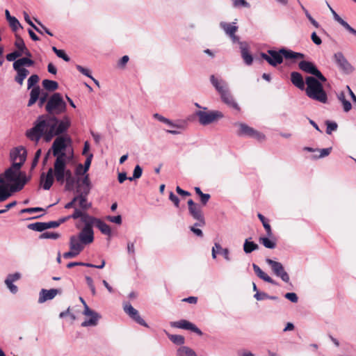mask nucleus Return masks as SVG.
I'll return each mask as SVG.
<instances>
[{
    "label": "nucleus",
    "instance_id": "nucleus-62",
    "mask_svg": "<svg viewBox=\"0 0 356 356\" xmlns=\"http://www.w3.org/2000/svg\"><path fill=\"white\" fill-rule=\"evenodd\" d=\"M284 297L288 299L289 300H290L291 302H298V296L295 293H286L285 295H284Z\"/></svg>",
    "mask_w": 356,
    "mask_h": 356
},
{
    "label": "nucleus",
    "instance_id": "nucleus-5",
    "mask_svg": "<svg viewBox=\"0 0 356 356\" xmlns=\"http://www.w3.org/2000/svg\"><path fill=\"white\" fill-rule=\"evenodd\" d=\"M66 106L61 95L56 92L48 100L45 108L49 114L59 115L66 111Z\"/></svg>",
    "mask_w": 356,
    "mask_h": 356
},
{
    "label": "nucleus",
    "instance_id": "nucleus-22",
    "mask_svg": "<svg viewBox=\"0 0 356 356\" xmlns=\"http://www.w3.org/2000/svg\"><path fill=\"white\" fill-rule=\"evenodd\" d=\"M280 53H282L283 58L286 60H296L305 58V55L302 53L295 52L291 49L282 48L280 49Z\"/></svg>",
    "mask_w": 356,
    "mask_h": 356
},
{
    "label": "nucleus",
    "instance_id": "nucleus-11",
    "mask_svg": "<svg viewBox=\"0 0 356 356\" xmlns=\"http://www.w3.org/2000/svg\"><path fill=\"white\" fill-rule=\"evenodd\" d=\"M333 59L340 70L346 74H350L353 72L354 67L348 61L342 52L339 51L334 54Z\"/></svg>",
    "mask_w": 356,
    "mask_h": 356
},
{
    "label": "nucleus",
    "instance_id": "nucleus-29",
    "mask_svg": "<svg viewBox=\"0 0 356 356\" xmlns=\"http://www.w3.org/2000/svg\"><path fill=\"white\" fill-rule=\"evenodd\" d=\"M34 61L28 57H24L16 60L13 63V69H17L18 67H23V66L30 67L33 65Z\"/></svg>",
    "mask_w": 356,
    "mask_h": 356
},
{
    "label": "nucleus",
    "instance_id": "nucleus-39",
    "mask_svg": "<svg viewBox=\"0 0 356 356\" xmlns=\"http://www.w3.org/2000/svg\"><path fill=\"white\" fill-rule=\"evenodd\" d=\"M259 241L266 248L274 249L276 247V240L274 238L260 237Z\"/></svg>",
    "mask_w": 356,
    "mask_h": 356
},
{
    "label": "nucleus",
    "instance_id": "nucleus-50",
    "mask_svg": "<svg viewBox=\"0 0 356 356\" xmlns=\"http://www.w3.org/2000/svg\"><path fill=\"white\" fill-rule=\"evenodd\" d=\"M8 22H9L10 27L14 31H16L19 28H22L19 22L15 17H11L10 19L8 20Z\"/></svg>",
    "mask_w": 356,
    "mask_h": 356
},
{
    "label": "nucleus",
    "instance_id": "nucleus-18",
    "mask_svg": "<svg viewBox=\"0 0 356 356\" xmlns=\"http://www.w3.org/2000/svg\"><path fill=\"white\" fill-rule=\"evenodd\" d=\"M58 293H61L60 289H51L47 290L43 289L40 291L38 302L43 303L47 300H52Z\"/></svg>",
    "mask_w": 356,
    "mask_h": 356
},
{
    "label": "nucleus",
    "instance_id": "nucleus-12",
    "mask_svg": "<svg viewBox=\"0 0 356 356\" xmlns=\"http://www.w3.org/2000/svg\"><path fill=\"white\" fill-rule=\"evenodd\" d=\"M266 262L270 266L273 272L276 276L280 277L285 282H289V276L280 262L273 261L271 259H266Z\"/></svg>",
    "mask_w": 356,
    "mask_h": 356
},
{
    "label": "nucleus",
    "instance_id": "nucleus-8",
    "mask_svg": "<svg viewBox=\"0 0 356 356\" xmlns=\"http://www.w3.org/2000/svg\"><path fill=\"white\" fill-rule=\"evenodd\" d=\"M66 140L70 141V138H64L62 136L57 137L54 141L51 149L52 154L56 158L59 156H62L63 159H69L71 156L67 155V154L64 152L67 147Z\"/></svg>",
    "mask_w": 356,
    "mask_h": 356
},
{
    "label": "nucleus",
    "instance_id": "nucleus-6",
    "mask_svg": "<svg viewBox=\"0 0 356 356\" xmlns=\"http://www.w3.org/2000/svg\"><path fill=\"white\" fill-rule=\"evenodd\" d=\"M70 240L74 241L75 243L81 247H83L90 244L94 241V232L92 229L83 227L78 235H72L70 236Z\"/></svg>",
    "mask_w": 356,
    "mask_h": 356
},
{
    "label": "nucleus",
    "instance_id": "nucleus-48",
    "mask_svg": "<svg viewBox=\"0 0 356 356\" xmlns=\"http://www.w3.org/2000/svg\"><path fill=\"white\" fill-rule=\"evenodd\" d=\"M143 173V169L139 165H136L133 172V176L129 177L128 179L129 181H133L134 179H139Z\"/></svg>",
    "mask_w": 356,
    "mask_h": 356
},
{
    "label": "nucleus",
    "instance_id": "nucleus-37",
    "mask_svg": "<svg viewBox=\"0 0 356 356\" xmlns=\"http://www.w3.org/2000/svg\"><path fill=\"white\" fill-rule=\"evenodd\" d=\"M95 225L100 230V232L107 236L111 235V229L110 227L100 219H97Z\"/></svg>",
    "mask_w": 356,
    "mask_h": 356
},
{
    "label": "nucleus",
    "instance_id": "nucleus-49",
    "mask_svg": "<svg viewBox=\"0 0 356 356\" xmlns=\"http://www.w3.org/2000/svg\"><path fill=\"white\" fill-rule=\"evenodd\" d=\"M60 237V234L57 232H43L40 238H50V239H57Z\"/></svg>",
    "mask_w": 356,
    "mask_h": 356
},
{
    "label": "nucleus",
    "instance_id": "nucleus-55",
    "mask_svg": "<svg viewBox=\"0 0 356 356\" xmlns=\"http://www.w3.org/2000/svg\"><path fill=\"white\" fill-rule=\"evenodd\" d=\"M84 213L85 212H83L82 211L77 209L76 207H74V213L71 216H67V218H72L73 219H77V218H80V219H81Z\"/></svg>",
    "mask_w": 356,
    "mask_h": 356
},
{
    "label": "nucleus",
    "instance_id": "nucleus-51",
    "mask_svg": "<svg viewBox=\"0 0 356 356\" xmlns=\"http://www.w3.org/2000/svg\"><path fill=\"white\" fill-rule=\"evenodd\" d=\"M39 79V76L37 74L31 75L28 79V89L35 87Z\"/></svg>",
    "mask_w": 356,
    "mask_h": 356
},
{
    "label": "nucleus",
    "instance_id": "nucleus-36",
    "mask_svg": "<svg viewBox=\"0 0 356 356\" xmlns=\"http://www.w3.org/2000/svg\"><path fill=\"white\" fill-rule=\"evenodd\" d=\"M97 219L85 212L81 218V221L84 224L83 227L92 229V226L95 224Z\"/></svg>",
    "mask_w": 356,
    "mask_h": 356
},
{
    "label": "nucleus",
    "instance_id": "nucleus-20",
    "mask_svg": "<svg viewBox=\"0 0 356 356\" xmlns=\"http://www.w3.org/2000/svg\"><path fill=\"white\" fill-rule=\"evenodd\" d=\"M193 218L197 220L195 226L203 227L205 225V220L202 214V209L199 205L188 210Z\"/></svg>",
    "mask_w": 356,
    "mask_h": 356
},
{
    "label": "nucleus",
    "instance_id": "nucleus-34",
    "mask_svg": "<svg viewBox=\"0 0 356 356\" xmlns=\"http://www.w3.org/2000/svg\"><path fill=\"white\" fill-rule=\"evenodd\" d=\"M241 56L246 65H250L252 63L253 58L252 55L248 52V49L246 45L241 43Z\"/></svg>",
    "mask_w": 356,
    "mask_h": 356
},
{
    "label": "nucleus",
    "instance_id": "nucleus-2",
    "mask_svg": "<svg viewBox=\"0 0 356 356\" xmlns=\"http://www.w3.org/2000/svg\"><path fill=\"white\" fill-rule=\"evenodd\" d=\"M70 159H63L62 156L56 158L53 167L49 168L46 173L42 172L41 174L40 182L44 190H49L54 180L60 184L65 183V188L66 191L74 189L76 179L72 170L67 167V163Z\"/></svg>",
    "mask_w": 356,
    "mask_h": 356
},
{
    "label": "nucleus",
    "instance_id": "nucleus-38",
    "mask_svg": "<svg viewBox=\"0 0 356 356\" xmlns=\"http://www.w3.org/2000/svg\"><path fill=\"white\" fill-rule=\"evenodd\" d=\"M177 356H197L195 352L188 346H181L177 351Z\"/></svg>",
    "mask_w": 356,
    "mask_h": 356
},
{
    "label": "nucleus",
    "instance_id": "nucleus-64",
    "mask_svg": "<svg viewBox=\"0 0 356 356\" xmlns=\"http://www.w3.org/2000/svg\"><path fill=\"white\" fill-rule=\"evenodd\" d=\"M21 277V275L19 273H15L14 274H10L8 275L6 280H10L11 282H14Z\"/></svg>",
    "mask_w": 356,
    "mask_h": 356
},
{
    "label": "nucleus",
    "instance_id": "nucleus-35",
    "mask_svg": "<svg viewBox=\"0 0 356 356\" xmlns=\"http://www.w3.org/2000/svg\"><path fill=\"white\" fill-rule=\"evenodd\" d=\"M13 193L8 185L0 184V202L9 198Z\"/></svg>",
    "mask_w": 356,
    "mask_h": 356
},
{
    "label": "nucleus",
    "instance_id": "nucleus-32",
    "mask_svg": "<svg viewBox=\"0 0 356 356\" xmlns=\"http://www.w3.org/2000/svg\"><path fill=\"white\" fill-rule=\"evenodd\" d=\"M333 17L334 19L340 24L346 31L356 36V30L353 29L347 22L343 20L338 14H335Z\"/></svg>",
    "mask_w": 356,
    "mask_h": 356
},
{
    "label": "nucleus",
    "instance_id": "nucleus-60",
    "mask_svg": "<svg viewBox=\"0 0 356 356\" xmlns=\"http://www.w3.org/2000/svg\"><path fill=\"white\" fill-rule=\"evenodd\" d=\"M234 7H249L250 5L245 0H233Z\"/></svg>",
    "mask_w": 356,
    "mask_h": 356
},
{
    "label": "nucleus",
    "instance_id": "nucleus-58",
    "mask_svg": "<svg viewBox=\"0 0 356 356\" xmlns=\"http://www.w3.org/2000/svg\"><path fill=\"white\" fill-rule=\"evenodd\" d=\"M42 151L40 149H38L35 154L34 159L31 163V169H33L38 163L39 159L41 156Z\"/></svg>",
    "mask_w": 356,
    "mask_h": 356
},
{
    "label": "nucleus",
    "instance_id": "nucleus-31",
    "mask_svg": "<svg viewBox=\"0 0 356 356\" xmlns=\"http://www.w3.org/2000/svg\"><path fill=\"white\" fill-rule=\"evenodd\" d=\"M41 92H42L40 88L38 86H36L32 88L30 92V99L28 102V106H31L37 102Z\"/></svg>",
    "mask_w": 356,
    "mask_h": 356
},
{
    "label": "nucleus",
    "instance_id": "nucleus-25",
    "mask_svg": "<svg viewBox=\"0 0 356 356\" xmlns=\"http://www.w3.org/2000/svg\"><path fill=\"white\" fill-rule=\"evenodd\" d=\"M77 195L75 196L76 199V202L79 203V207L83 210H87L91 207V203L88 202L87 201V195L88 194H85L83 192H76Z\"/></svg>",
    "mask_w": 356,
    "mask_h": 356
},
{
    "label": "nucleus",
    "instance_id": "nucleus-4",
    "mask_svg": "<svg viewBox=\"0 0 356 356\" xmlns=\"http://www.w3.org/2000/svg\"><path fill=\"white\" fill-rule=\"evenodd\" d=\"M305 83V92L309 98L323 104L327 103V95L319 79L314 76H307Z\"/></svg>",
    "mask_w": 356,
    "mask_h": 356
},
{
    "label": "nucleus",
    "instance_id": "nucleus-24",
    "mask_svg": "<svg viewBox=\"0 0 356 356\" xmlns=\"http://www.w3.org/2000/svg\"><path fill=\"white\" fill-rule=\"evenodd\" d=\"M220 97H221L222 102L225 104H226L227 106H229V107H232L237 111L240 110V108H239L238 104L235 102V100L233 98V96L230 93L229 90L220 95Z\"/></svg>",
    "mask_w": 356,
    "mask_h": 356
},
{
    "label": "nucleus",
    "instance_id": "nucleus-52",
    "mask_svg": "<svg viewBox=\"0 0 356 356\" xmlns=\"http://www.w3.org/2000/svg\"><path fill=\"white\" fill-rule=\"evenodd\" d=\"M327 125L326 133L327 134H331L332 131H336L337 129V124L334 122L326 121L325 122Z\"/></svg>",
    "mask_w": 356,
    "mask_h": 356
},
{
    "label": "nucleus",
    "instance_id": "nucleus-15",
    "mask_svg": "<svg viewBox=\"0 0 356 356\" xmlns=\"http://www.w3.org/2000/svg\"><path fill=\"white\" fill-rule=\"evenodd\" d=\"M123 309L124 312L137 323L145 327H148L145 321L140 317L138 311L134 308L129 302H124Z\"/></svg>",
    "mask_w": 356,
    "mask_h": 356
},
{
    "label": "nucleus",
    "instance_id": "nucleus-21",
    "mask_svg": "<svg viewBox=\"0 0 356 356\" xmlns=\"http://www.w3.org/2000/svg\"><path fill=\"white\" fill-rule=\"evenodd\" d=\"M76 183V192H83L85 194H89L90 191V181L88 174L85 175L81 180L78 179Z\"/></svg>",
    "mask_w": 356,
    "mask_h": 356
},
{
    "label": "nucleus",
    "instance_id": "nucleus-47",
    "mask_svg": "<svg viewBox=\"0 0 356 356\" xmlns=\"http://www.w3.org/2000/svg\"><path fill=\"white\" fill-rule=\"evenodd\" d=\"M15 46L17 49V51H21V52L24 50H26V49L27 48L25 45V43H24L23 39L18 35L16 36Z\"/></svg>",
    "mask_w": 356,
    "mask_h": 356
},
{
    "label": "nucleus",
    "instance_id": "nucleus-17",
    "mask_svg": "<svg viewBox=\"0 0 356 356\" xmlns=\"http://www.w3.org/2000/svg\"><path fill=\"white\" fill-rule=\"evenodd\" d=\"M170 325L174 327L191 330L200 336L202 335V332L195 325L186 320L171 322Z\"/></svg>",
    "mask_w": 356,
    "mask_h": 356
},
{
    "label": "nucleus",
    "instance_id": "nucleus-30",
    "mask_svg": "<svg viewBox=\"0 0 356 356\" xmlns=\"http://www.w3.org/2000/svg\"><path fill=\"white\" fill-rule=\"evenodd\" d=\"M235 23H227L222 22L220 26L224 30L227 35H233L238 30V26L234 25Z\"/></svg>",
    "mask_w": 356,
    "mask_h": 356
},
{
    "label": "nucleus",
    "instance_id": "nucleus-57",
    "mask_svg": "<svg viewBox=\"0 0 356 356\" xmlns=\"http://www.w3.org/2000/svg\"><path fill=\"white\" fill-rule=\"evenodd\" d=\"M5 284L12 293L15 294L17 292L18 288L13 282H11L10 280H5Z\"/></svg>",
    "mask_w": 356,
    "mask_h": 356
},
{
    "label": "nucleus",
    "instance_id": "nucleus-13",
    "mask_svg": "<svg viewBox=\"0 0 356 356\" xmlns=\"http://www.w3.org/2000/svg\"><path fill=\"white\" fill-rule=\"evenodd\" d=\"M10 159L13 162L12 164H20V168H22L26 159V149L22 146L13 149L10 153Z\"/></svg>",
    "mask_w": 356,
    "mask_h": 356
},
{
    "label": "nucleus",
    "instance_id": "nucleus-56",
    "mask_svg": "<svg viewBox=\"0 0 356 356\" xmlns=\"http://www.w3.org/2000/svg\"><path fill=\"white\" fill-rule=\"evenodd\" d=\"M24 19L25 21L31 26H32L38 33H42V32L33 23V22L31 20L29 15L26 13H24Z\"/></svg>",
    "mask_w": 356,
    "mask_h": 356
},
{
    "label": "nucleus",
    "instance_id": "nucleus-26",
    "mask_svg": "<svg viewBox=\"0 0 356 356\" xmlns=\"http://www.w3.org/2000/svg\"><path fill=\"white\" fill-rule=\"evenodd\" d=\"M291 81L292 83L300 90H304L305 82L300 73L293 72L291 73Z\"/></svg>",
    "mask_w": 356,
    "mask_h": 356
},
{
    "label": "nucleus",
    "instance_id": "nucleus-9",
    "mask_svg": "<svg viewBox=\"0 0 356 356\" xmlns=\"http://www.w3.org/2000/svg\"><path fill=\"white\" fill-rule=\"evenodd\" d=\"M260 56L273 67H276L283 62V56L282 53H280V49L279 51L268 49L267 53L262 52Z\"/></svg>",
    "mask_w": 356,
    "mask_h": 356
},
{
    "label": "nucleus",
    "instance_id": "nucleus-45",
    "mask_svg": "<svg viewBox=\"0 0 356 356\" xmlns=\"http://www.w3.org/2000/svg\"><path fill=\"white\" fill-rule=\"evenodd\" d=\"M301 8L302 10L304 11L305 14V16L307 17V18L308 19V20L310 22V23L315 27V28H320V24L319 23L316 21L312 17V15H310V13H309V11L302 6L301 5Z\"/></svg>",
    "mask_w": 356,
    "mask_h": 356
},
{
    "label": "nucleus",
    "instance_id": "nucleus-16",
    "mask_svg": "<svg viewBox=\"0 0 356 356\" xmlns=\"http://www.w3.org/2000/svg\"><path fill=\"white\" fill-rule=\"evenodd\" d=\"M83 314L89 316L90 318L82 322V327L95 326L101 318V316L97 312L90 309L88 305H86V309L83 310Z\"/></svg>",
    "mask_w": 356,
    "mask_h": 356
},
{
    "label": "nucleus",
    "instance_id": "nucleus-43",
    "mask_svg": "<svg viewBox=\"0 0 356 356\" xmlns=\"http://www.w3.org/2000/svg\"><path fill=\"white\" fill-rule=\"evenodd\" d=\"M257 216L259 218V220H261V222H262L263 226L266 231L267 235L268 236H271L273 234L271 227H270V225H269V223L268 222L267 220L266 219V218L261 213H258Z\"/></svg>",
    "mask_w": 356,
    "mask_h": 356
},
{
    "label": "nucleus",
    "instance_id": "nucleus-1",
    "mask_svg": "<svg viewBox=\"0 0 356 356\" xmlns=\"http://www.w3.org/2000/svg\"><path fill=\"white\" fill-rule=\"evenodd\" d=\"M71 126L70 118L65 115L62 120L55 116H40L34 123V126L26 131V136L32 141L38 143L42 137L47 142L55 136H60L67 131Z\"/></svg>",
    "mask_w": 356,
    "mask_h": 356
},
{
    "label": "nucleus",
    "instance_id": "nucleus-14",
    "mask_svg": "<svg viewBox=\"0 0 356 356\" xmlns=\"http://www.w3.org/2000/svg\"><path fill=\"white\" fill-rule=\"evenodd\" d=\"M239 127V131L238 134L239 136H247L254 138H256L258 140H263L265 138V136L254 129L253 128L248 126L245 124L240 123L238 124Z\"/></svg>",
    "mask_w": 356,
    "mask_h": 356
},
{
    "label": "nucleus",
    "instance_id": "nucleus-61",
    "mask_svg": "<svg viewBox=\"0 0 356 356\" xmlns=\"http://www.w3.org/2000/svg\"><path fill=\"white\" fill-rule=\"evenodd\" d=\"M92 156H93L92 154H88V156L86 158V160L84 165H83V168H84L83 171L84 172H88V170H89Z\"/></svg>",
    "mask_w": 356,
    "mask_h": 356
},
{
    "label": "nucleus",
    "instance_id": "nucleus-19",
    "mask_svg": "<svg viewBox=\"0 0 356 356\" xmlns=\"http://www.w3.org/2000/svg\"><path fill=\"white\" fill-rule=\"evenodd\" d=\"M210 81L220 95L229 90L227 82L222 79L216 78L214 75L210 76Z\"/></svg>",
    "mask_w": 356,
    "mask_h": 356
},
{
    "label": "nucleus",
    "instance_id": "nucleus-42",
    "mask_svg": "<svg viewBox=\"0 0 356 356\" xmlns=\"http://www.w3.org/2000/svg\"><path fill=\"white\" fill-rule=\"evenodd\" d=\"M169 339L176 345H182L184 343L185 339L183 336L179 334H171L167 333Z\"/></svg>",
    "mask_w": 356,
    "mask_h": 356
},
{
    "label": "nucleus",
    "instance_id": "nucleus-33",
    "mask_svg": "<svg viewBox=\"0 0 356 356\" xmlns=\"http://www.w3.org/2000/svg\"><path fill=\"white\" fill-rule=\"evenodd\" d=\"M337 98L342 104L343 111L346 113L349 112L352 108V104L348 100L346 99L345 92L343 91L340 92L337 95Z\"/></svg>",
    "mask_w": 356,
    "mask_h": 356
},
{
    "label": "nucleus",
    "instance_id": "nucleus-27",
    "mask_svg": "<svg viewBox=\"0 0 356 356\" xmlns=\"http://www.w3.org/2000/svg\"><path fill=\"white\" fill-rule=\"evenodd\" d=\"M252 268L255 274L264 281L270 283L272 284H276V282L273 280L269 275H268L266 273H264L259 266L255 264H252Z\"/></svg>",
    "mask_w": 356,
    "mask_h": 356
},
{
    "label": "nucleus",
    "instance_id": "nucleus-59",
    "mask_svg": "<svg viewBox=\"0 0 356 356\" xmlns=\"http://www.w3.org/2000/svg\"><path fill=\"white\" fill-rule=\"evenodd\" d=\"M106 219L111 222H114L115 224H118V225H120L122 223V217L120 215H118L116 216H108L106 217Z\"/></svg>",
    "mask_w": 356,
    "mask_h": 356
},
{
    "label": "nucleus",
    "instance_id": "nucleus-23",
    "mask_svg": "<svg viewBox=\"0 0 356 356\" xmlns=\"http://www.w3.org/2000/svg\"><path fill=\"white\" fill-rule=\"evenodd\" d=\"M70 251L65 252L63 254V257L65 259H70L75 257L83 250V247L79 246L78 244L75 243L74 241H71L70 240Z\"/></svg>",
    "mask_w": 356,
    "mask_h": 356
},
{
    "label": "nucleus",
    "instance_id": "nucleus-40",
    "mask_svg": "<svg viewBox=\"0 0 356 356\" xmlns=\"http://www.w3.org/2000/svg\"><path fill=\"white\" fill-rule=\"evenodd\" d=\"M259 246L257 243L249 241L248 239H246L245 241V243L243 244V250L246 254L251 253L252 252L258 250Z\"/></svg>",
    "mask_w": 356,
    "mask_h": 356
},
{
    "label": "nucleus",
    "instance_id": "nucleus-3",
    "mask_svg": "<svg viewBox=\"0 0 356 356\" xmlns=\"http://www.w3.org/2000/svg\"><path fill=\"white\" fill-rule=\"evenodd\" d=\"M25 172L21 170L20 164H12L3 173L0 174V184L10 186L11 192L21 191L30 180Z\"/></svg>",
    "mask_w": 356,
    "mask_h": 356
},
{
    "label": "nucleus",
    "instance_id": "nucleus-63",
    "mask_svg": "<svg viewBox=\"0 0 356 356\" xmlns=\"http://www.w3.org/2000/svg\"><path fill=\"white\" fill-rule=\"evenodd\" d=\"M48 97V94L47 92L42 91L41 94L40 95V97L38 98L39 99V106H42L44 102L47 101Z\"/></svg>",
    "mask_w": 356,
    "mask_h": 356
},
{
    "label": "nucleus",
    "instance_id": "nucleus-41",
    "mask_svg": "<svg viewBox=\"0 0 356 356\" xmlns=\"http://www.w3.org/2000/svg\"><path fill=\"white\" fill-rule=\"evenodd\" d=\"M42 86L49 91H54L58 88V84L56 81L49 79H44L42 81Z\"/></svg>",
    "mask_w": 356,
    "mask_h": 356
},
{
    "label": "nucleus",
    "instance_id": "nucleus-44",
    "mask_svg": "<svg viewBox=\"0 0 356 356\" xmlns=\"http://www.w3.org/2000/svg\"><path fill=\"white\" fill-rule=\"evenodd\" d=\"M45 225V222H37L35 223L29 224L28 225V228L37 232H42L47 229Z\"/></svg>",
    "mask_w": 356,
    "mask_h": 356
},
{
    "label": "nucleus",
    "instance_id": "nucleus-46",
    "mask_svg": "<svg viewBox=\"0 0 356 356\" xmlns=\"http://www.w3.org/2000/svg\"><path fill=\"white\" fill-rule=\"evenodd\" d=\"M52 50L58 57L63 59L65 61L68 62L70 60V58L65 54L63 50L58 49L56 47H53Z\"/></svg>",
    "mask_w": 356,
    "mask_h": 356
},
{
    "label": "nucleus",
    "instance_id": "nucleus-53",
    "mask_svg": "<svg viewBox=\"0 0 356 356\" xmlns=\"http://www.w3.org/2000/svg\"><path fill=\"white\" fill-rule=\"evenodd\" d=\"M20 56H22V52L16 50L12 53L8 54L6 55V59L8 61H15L16 59Z\"/></svg>",
    "mask_w": 356,
    "mask_h": 356
},
{
    "label": "nucleus",
    "instance_id": "nucleus-7",
    "mask_svg": "<svg viewBox=\"0 0 356 356\" xmlns=\"http://www.w3.org/2000/svg\"><path fill=\"white\" fill-rule=\"evenodd\" d=\"M207 108H204V111H198L196 115L199 118V122L202 125L209 124L216 120L220 119L223 117L222 113L218 111H205Z\"/></svg>",
    "mask_w": 356,
    "mask_h": 356
},
{
    "label": "nucleus",
    "instance_id": "nucleus-10",
    "mask_svg": "<svg viewBox=\"0 0 356 356\" xmlns=\"http://www.w3.org/2000/svg\"><path fill=\"white\" fill-rule=\"evenodd\" d=\"M299 68L309 74H311L319 79L321 82H325L326 78L323 74L317 69L316 65L309 61L302 60L298 64Z\"/></svg>",
    "mask_w": 356,
    "mask_h": 356
},
{
    "label": "nucleus",
    "instance_id": "nucleus-28",
    "mask_svg": "<svg viewBox=\"0 0 356 356\" xmlns=\"http://www.w3.org/2000/svg\"><path fill=\"white\" fill-rule=\"evenodd\" d=\"M14 70L17 72V75L15 77V81L17 83H18L20 86H22L23 84L24 80L29 74V71L24 67H18L17 69Z\"/></svg>",
    "mask_w": 356,
    "mask_h": 356
},
{
    "label": "nucleus",
    "instance_id": "nucleus-54",
    "mask_svg": "<svg viewBox=\"0 0 356 356\" xmlns=\"http://www.w3.org/2000/svg\"><path fill=\"white\" fill-rule=\"evenodd\" d=\"M76 68L77 69V70L81 72V74H83V75L89 77V78H92V75H91V73H90V71L89 69L88 68H85L83 67H82L81 65H76Z\"/></svg>",
    "mask_w": 356,
    "mask_h": 356
}]
</instances>
